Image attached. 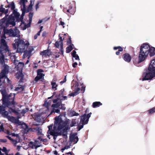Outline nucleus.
<instances>
[{"instance_id":"51","label":"nucleus","mask_w":155,"mask_h":155,"mask_svg":"<svg viewBox=\"0 0 155 155\" xmlns=\"http://www.w3.org/2000/svg\"><path fill=\"white\" fill-rule=\"evenodd\" d=\"M40 79H41V78H40V77H39L37 75V76H36L35 78V80L36 81V82H37Z\"/></svg>"},{"instance_id":"55","label":"nucleus","mask_w":155,"mask_h":155,"mask_svg":"<svg viewBox=\"0 0 155 155\" xmlns=\"http://www.w3.org/2000/svg\"><path fill=\"white\" fill-rule=\"evenodd\" d=\"M52 125H51L48 126V131L47 133H48L50 131L51 129H52Z\"/></svg>"},{"instance_id":"43","label":"nucleus","mask_w":155,"mask_h":155,"mask_svg":"<svg viewBox=\"0 0 155 155\" xmlns=\"http://www.w3.org/2000/svg\"><path fill=\"white\" fill-rule=\"evenodd\" d=\"M43 105L45 106L48 109H49V106L48 104L47 101H45Z\"/></svg>"},{"instance_id":"60","label":"nucleus","mask_w":155,"mask_h":155,"mask_svg":"<svg viewBox=\"0 0 155 155\" xmlns=\"http://www.w3.org/2000/svg\"><path fill=\"white\" fill-rule=\"evenodd\" d=\"M58 100V98H57L56 99H54L52 100L53 102L54 103H56L57 101Z\"/></svg>"},{"instance_id":"23","label":"nucleus","mask_w":155,"mask_h":155,"mask_svg":"<svg viewBox=\"0 0 155 155\" xmlns=\"http://www.w3.org/2000/svg\"><path fill=\"white\" fill-rule=\"evenodd\" d=\"M102 105V103H101L100 102L96 101L93 103L92 106L93 108H95L96 107H99Z\"/></svg>"},{"instance_id":"20","label":"nucleus","mask_w":155,"mask_h":155,"mask_svg":"<svg viewBox=\"0 0 155 155\" xmlns=\"http://www.w3.org/2000/svg\"><path fill=\"white\" fill-rule=\"evenodd\" d=\"M113 49L115 50L118 49V51L116 52V54L117 55H119L120 54V52L122 51L123 50V48L120 46L114 47Z\"/></svg>"},{"instance_id":"6","label":"nucleus","mask_w":155,"mask_h":155,"mask_svg":"<svg viewBox=\"0 0 155 155\" xmlns=\"http://www.w3.org/2000/svg\"><path fill=\"white\" fill-rule=\"evenodd\" d=\"M3 34L2 35V37H5L6 38L5 36V34H8L10 36L15 37V36H17L19 35V31L18 30H13L11 28L10 29H6L4 31H3Z\"/></svg>"},{"instance_id":"10","label":"nucleus","mask_w":155,"mask_h":155,"mask_svg":"<svg viewBox=\"0 0 155 155\" xmlns=\"http://www.w3.org/2000/svg\"><path fill=\"white\" fill-rule=\"evenodd\" d=\"M63 11L65 12L69 16L71 15H74L75 12L74 9L73 8L72 6L71 5H69L68 9L65 8Z\"/></svg>"},{"instance_id":"42","label":"nucleus","mask_w":155,"mask_h":155,"mask_svg":"<svg viewBox=\"0 0 155 155\" xmlns=\"http://www.w3.org/2000/svg\"><path fill=\"white\" fill-rule=\"evenodd\" d=\"M61 107L59 108L60 109H61L63 110H65L66 109V107L65 106V104H62L61 102Z\"/></svg>"},{"instance_id":"22","label":"nucleus","mask_w":155,"mask_h":155,"mask_svg":"<svg viewBox=\"0 0 155 155\" xmlns=\"http://www.w3.org/2000/svg\"><path fill=\"white\" fill-rule=\"evenodd\" d=\"M43 72V70L42 69H38L37 70V75L40 77L41 79H42L44 76V74L41 73V72Z\"/></svg>"},{"instance_id":"31","label":"nucleus","mask_w":155,"mask_h":155,"mask_svg":"<svg viewBox=\"0 0 155 155\" xmlns=\"http://www.w3.org/2000/svg\"><path fill=\"white\" fill-rule=\"evenodd\" d=\"M70 114L71 116L73 117L74 116H78L79 115V114L76 113L74 110H71L70 112Z\"/></svg>"},{"instance_id":"36","label":"nucleus","mask_w":155,"mask_h":155,"mask_svg":"<svg viewBox=\"0 0 155 155\" xmlns=\"http://www.w3.org/2000/svg\"><path fill=\"white\" fill-rule=\"evenodd\" d=\"M149 114H151L155 112V108L153 107L148 110Z\"/></svg>"},{"instance_id":"29","label":"nucleus","mask_w":155,"mask_h":155,"mask_svg":"<svg viewBox=\"0 0 155 155\" xmlns=\"http://www.w3.org/2000/svg\"><path fill=\"white\" fill-rule=\"evenodd\" d=\"M31 23V22L29 21V23L27 24H26L24 22L23 23L25 24V25L23 27V30H25L27 28L30 27Z\"/></svg>"},{"instance_id":"52","label":"nucleus","mask_w":155,"mask_h":155,"mask_svg":"<svg viewBox=\"0 0 155 155\" xmlns=\"http://www.w3.org/2000/svg\"><path fill=\"white\" fill-rule=\"evenodd\" d=\"M66 81V76H65L64 77V78L63 81L60 82V83L61 84H62L63 83H64Z\"/></svg>"},{"instance_id":"1","label":"nucleus","mask_w":155,"mask_h":155,"mask_svg":"<svg viewBox=\"0 0 155 155\" xmlns=\"http://www.w3.org/2000/svg\"><path fill=\"white\" fill-rule=\"evenodd\" d=\"M14 42L15 43L12 44L13 48L14 50L16 49L17 52L22 53L23 52V58H25L28 57V58L29 59L31 56V52L34 49L32 47L28 48L29 45L28 42L27 41H25L20 38L15 39Z\"/></svg>"},{"instance_id":"2","label":"nucleus","mask_w":155,"mask_h":155,"mask_svg":"<svg viewBox=\"0 0 155 155\" xmlns=\"http://www.w3.org/2000/svg\"><path fill=\"white\" fill-rule=\"evenodd\" d=\"M15 94L12 93L8 94L7 95H5L4 98L2 99V102L3 105H5L8 106V108L12 112L18 115L19 114L18 112L15 109L12 108L15 107L16 105V102L15 101Z\"/></svg>"},{"instance_id":"34","label":"nucleus","mask_w":155,"mask_h":155,"mask_svg":"<svg viewBox=\"0 0 155 155\" xmlns=\"http://www.w3.org/2000/svg\"><path fill=\"white\" fill-rule=\"evenodd\" d=\"M11 7V10L14 11V10H15V3L13 2H12L10 3V7Z\"/></svg>"},{"instance_id":"8","label":"nucleus","mask_w":155,"mask_h":155,"mask_svg":"<svg viewBox=\"0 0 155 155\" xmlns=\"http://www.w3.org/2000/svg\"><path fill=\"white\" fill-rule=\"evenodd\" d=\"M0 43V54L5 53L9 51L8 46L4 39H1Z\"/></svg>"},{"instance_id":"41","label":"nucleus","mask_w":155,"mask_h":155,"mask_svg":"<svg viewBox=\"0 0 155 155\" xmlns=\"http://www.w3.org/2000/svg\"><path fill=\"white\" fill-rule=\"evenodd\" d=\"M5 137L6 138L10 140L11 141H12L13 142H15L16 143H15V144H16L17 143V142L16 140L12 139V138H11V137H10L8 136H5Z\"/></svg>"},{"instance_id":"53","label":"nucleus","mask_w":155,"mask_h":155,"mask_svg":"<svg viewBox=\"0 0 155 155\" xmlns=\"http://www.w3.org/2000/svg\"><path fill=\"white\" fill-rule=\"evenodd\" d=\"M7 141V140L6 139H0V142L2 143H5Z\"/></svg>"},{"instance_id":"46","label":"nucleus","mask_w":155,"mask_h":155,"mask_svg":"<svg viewBox=\"0 0 155 155\" xmlns=\"http://www.w3.org/2000/svg\"><path fill=\"white\" fill-rule=\"evenodd\" d=\"M27 2V0H20L19 2V4L20 5L25 4V3Z\"/></svg>"},{"instance_id":"54","label":"nucleus","mask_w":155,"mask_h":155,"mask_svg":"<svg viewBox=\"0 0 155 155\" xmlns=\"http://www.w3.org/2000/svg\"><path fill=\"white\" fill-rule=\"evenodd\" d=\"M76 124V122H73L72 121L71 123L70 124V126L71 127H73L75 126Z\"/></svg>"},{"instance_id":"57","label":"nucleus","mask_w":155,"mask_h":155,"mask_svg":"<svg viewBox=\"0 0 155 155\" xmlns=\"http://www.w3.org/2000/svg\"><path fill=\"white\" fill-rule=\"evenodd\" d=\"M78 65V63L77 62H74L72 64V66L73 67L75 68Z\"/></svg>"},{"instance_id":"47","label":"nucleus","mask_w":155,"mask_h":155,"mask_svg":"<svg viewBox=\"0 0 155 155\" xmlns=\"http://www.w3.org/2000/svg\"><path fill=\"white\" fill-rule=\"evenodd\" d=\"M63 44H62L61 45V47H60L61 48H60V51L61 52V54H63Z\"/></svg>"},{"instance_id":"39","label":"nucleus","mask_w":155,"mask_h":155,"mask_svg":"<svg viewBox=\"0 0 155 155\" xmlns=\"http://www.w3.org/2000/svg\"><path fill=\"white\" fill-rule=\"evenodd\" d=\"M36 130L37 131L38 133L39 134H41L42 133V130L40 127H37L36 128Z\"/></svg>"},{"instance_id":"24","label":"nucleus","mask_w":155,"mask_h":155,"mask_svg":"<svg viewBox=\"0 0 155 155\" xmlns=\"http://www.w3.org/2000/svg\"><path fill=\"white\" fill-rule=\"evenodd\" d=\"M3 7V5H2L0 6V12L4 13L6 15L8 12V9H5Z\"/></svg>"},{"instance_id":"19","label":"nucleus","mask_w":155,"mask_h":155,"mask_svg":"<svg viewBox=\"0 0 155 155\" xmlns=\"http://www.w3.org/2000/svg\"><path fill=\"white\" fill-rule=\"evenodd\" d=\"M35 0H31L30 1V4L29 5L28 8L26 9L27 12H29L32 11V7L34 3Z\"/></svg>"},{"instance_id":"4","label":"nucleus","mask_w":155,"mask_h":155,"mask_svg":"<svg viewBox=\"0 0 155 155\" xmlns=\"http://www.w3.org/2000/svg\"><path fill=\"white\" fill-rule=\"evenodd\" d=\"M150 47L149 45L146 43H143L141 45L139 53L140 61H143L148 57Z\"/></svg>"},{"instance_id":"14","label":"nucleus","mask_w":155,"mask_h":155,"mask_svg":"<svg viewBox=\"0 0 155 155\" xmlns=\"http://www.w3.org/2000/svg\"><path fill=\"white\" fill-rule=\"evenodd\" d=\"M69 139L70 141L71 142H74V144L76 143L79 140L78 137L75 134L70 135Z\"/></svg>"},{"instance_id":"35","label":"nucleus","mask_w":155,"mask_h":155,"mask_svg":"<svg viewBox=\"0 0 155 155\" xmlns=\"http://www.w3.org/2000/svg\"><path fill=\"white\" fill-rule=\"evenodd\" d=\"M25 87L24 86H21L20 87H17L15 89V91H17L18 90H20L21 91H22L24 90Z\"/></svg>"},{"instance_id":"64","label":"nucleus","mask_w":155,"mask_h":155,"mask_svg":"<svg viewBox=\"0 0 155 155\" xmlns=\"http://www.w3.org/2000/svg\"><path fill=\"white\" fill-rule=\"evenodd\" d=\"M73 57L75 58V59L76 60H79V56L77 54L75 55V57Z\"/></svg>"},{"instance_id":"15","label":"nucleus","mask_w":155,"mask_h":155,"mask_svg":"<svg viewBox=\"0 0 155 155\" xmlns=\"http://www.w3.org/2000/svg\"><path fill=\"white\" fill-rule=\"evenodd\" d=\"M40 54L42 56H44L45 57H47V56H49L51 54V52L50 50H45L41 51Z\"/></svg>"},{"instance_id":"7","label":"nucleus","mask_w":155,"mask_h":155,"mask_svg":"<svg viewBox=\"0 0 155 155\" xmlns=\"http://www.w3.org/2000/svg\"><path fill=\"white\" fill-rule=\"evenodd\" d=\"M7 107L8 106H6L5 105H3L0 106V114L2 115V116L5 118H7L9 119V118L12 119L14 120L15 117H10L8 115V112L6 110L5 108Z\"/></svg>"},{"instance_id":"48","label":"nucleus","mask_w":155,"mask_h":155,"mask_svg":"<svg viewBox=\"0 0 155 155\" xmlns=\"http://www.w3.org/2000/svg\"><path fill=\"white\" fill-rule=\"evenodd\" d=\"M59 39H60V41H58L60 42L61 43V45L62 44H63V41L64 38L62 39V38L60 36V35H59Z\"/></svg>"},{"instance_id":"49","label":"nucleus","mask_w":155,"mask_h":155,"mask_svg":"<svg viewBox=\"0 0 155 155\" xmlns=\"http://www.w3.org/2000/svg\"><path fill=\"white\" fill-rule=\"evenodd\" d=\"M67 44L68 45H74L71 43V38L70 37L69 40L67 41Z\"/></svg>"},{"instance_id":"30","label":"nucleus","mask_w":155,"mask_h":155,"mask_svg":"<svg viewBox=\"0 0 155 155\" xmlns=\"http://www.w3.org/2000/svg\"><path fill=\"white\" fill-rule=\"evenodd\" d=\"M13 13L14 14L15 18H16L18 19L19 18L20 15L19 13L16 10H14L13 12Z\"/></svg>"},{"instance_id":"45","label":"nucleus","mask_w":155,"mask_h":155,"mask_svg":"<svg viewBox=\"0 0 155 155\" xmlns=\"http://www.w3.org/2000/svg\"><path fill=\"white\" fill-rule=\"evenodd\" d=\"M4 125L2 124L0 126V132L1 131L4 132Z\"/></svg>"},{"instance_id":"5","label":"nucleus","mask_w":155,"mask_h":155,"mask_svg":"<svg viewBox=\"0 0 155 155\" xmlns=\"http://www.w3.org/2000/svg\"><path fill=\"white\" fill-rule=\"evenodd\" d=\"M67 124V122L62 120L60 114L55 117L54 128L57 131H61V130L66 126Z\"/></svg>"},{"instance_id":"26","label":"nucleus","mask_w":155,"mask_h":155,"mask_svg":"<svg viewBox=\"0 0 155 155\" xmlns=\"http://www.w3.org/2000/svg\"><path fill=\"white\" fill-rule=\"evenodd\" d=\"M61 104V101L58 102L55 104H53L51 105V107L53 108H58Z\"/></svg>"},{"instance_id":"40","label":"nucleus","mask_w":155,"mask_h":155,"mask_svg":"<svg viewBox=\"0 0 155 155\" xmlns=\"http://www.w3.org/2000/svg\"><path fill=\"white\" fill-rule=\"evenodd\" d=\"M29 109L28 108H25V109H24L22 110L21 111V113L22 114H25L27 112L28 110Z\"/></svg>"},{"instance_id":"32","label":"nucleus","mask_w":155,"mask_h":155,"mask_svg":"<svg viewBox=\"0 0 155 155\" xmlns=\"http://www.w3.org/2000/svg\"><path fill=\"white\" fill-rule=\"evenodd\" d=\"M1 92L2 95V99H3V98H4V97H5V95H6L8 94L5 89L1 91Z\"/></svg>"},{"instance_id":"9","label":"nucleus","mask_w":155,"mask_h":155,"mask_svg":"<svg viewBox=\"0 0 155 155\" xmlns=\"http://www.w3.org/2000/svg\"><path fill=\"white\" fill-rule=\"evenodd\" d=\"M87 110V109L86 110V113ZM91 114V113L90 112L87 115L86 114H85L83 116H80L81 117L80 123H83V124H87Z\"/></svg>"},{"instance_id":"63","label":"nucleus","mask_w":155,"mask_h":155,"mask_svg":"<svg viewBox=\"0 0 155 155\" xmlns=\"http://www.w3.org/2000/svg\"><path fill=\"white\" fill-rule=\"evenodd\" d=\"M85 90V87H84L83 86H82L81 87V91H82V93H83L84 92V91Z\"/></svg>"},{"instance_id":"3","label":"nucleus","mask_w":155,"mask_h":155,"mask_svg":"<svg viewBox=\"0 0 155 155\" xmlns=\"http://www.w3.org/2000/svg\"><path fill=\"white\" fill-rule=\"evenodd\" d=\"M8 15H5V17L0 20V28L3 29V31L7 29V28L10 25L14 26L15 25V18L12 15H10L7 18Z\"/></svg>"},{"instance_id":"56","label":"nucleus","mask_w":155,"mask_h":155,"mask_svg":"<svg viewBox=\"0 0 155 155\" xmlns=\"http://www.w3.org/2000/svg\"><path fill=\"white\" fill-rule=\"evenodd\" d=\"M76 93V92L74 93V92H72L71 93L69 94V96H75L76 94H75Z\"/></svg>"},{"instance_id":"62","label":"nucleus","mask_w":155,"mask_h":155,"mask_svg":"<svg viewBox=\"0 0 155 155\" xmlns=\"http://www.w3.org/2000/svg\"><path fill=\"white\" fill-rule=\"evenodd\" d=\"M47 35V32L46 31H44L43 32L42 36V37H45L46 36V35Z\"/></svg>"},{"instance_id":"11","label":"nucleus","mask_w":155,"mask_h":155,"mask_svg":"<svg viewBox=\"0 0 155 155\" xmlns=\"http://www.w3.org/2000/svg\"><path fill=\"white\" fill-rule=\"evenodd\" d=\"M21 5V10L22 11V14L20 17V20L21 22L23 21L24 16L25 15V13H28L29 12H27L26 10V5L25 4H22L20 5Z\"/></svg>"},{"instance_id":"58","label":"nucleus","mask_w":155,"mask_h":155,"mask_svg":"<svg viewBox=\"0 0 155 155\" xmlns=\"http://www.w3.org/2000/svg\"><path fill=\"white\" fill-rule=\"evenodd\" d=\"M1 150L4 152H6L7 151V148L5 147H3V149H1Z\"/></svg>"},{"instance_id":"18","label":"nucleus","mask_w":155,"mask_h":155,"mask_svg":"<svg viewBox=\"0 0 155 155\" xmlns=\"http://www.w3.org/2000/svg\"><path fill=\"white\" fill-rule=\"evenodd\" d=\"M16 78L18 79H20L19 82L20 84L22 82L24 78V75L21 73H18L16 75Z\"/></svg>"},{"instance_id":"44","label":"nucleus","mask_w":155,"mask_h":155,"mask_svg":"<svg viewBox=\"0 0 155 155\" xmlns=\"http://www.w3.org/2000/svg\"><path fill=\"white\" fill-rule=\"evenodd\" d=\"M81 124H82L81 125H79L78 127V128L79 130H80L82 129L84 127V125H85V124H83V123Z\"/></svg>"},{"instance_id":"13","label":"nucleus","mask_w":155,"mask_h":155,"mask_svg":"<svg viewBox=\"0 0 155 155\" xmlns=\"http://www.w3.org/2000/svg\"><path fill=\"white\" fill-rule=\"evenodd\" d=\"M123 59L125 61L129 63L131 60V57L128 53H125L122 55Z\"/></svg>"},{"instance_id":"37","label":"nucleus","mask_w":155,"mask_h":155,"mask_svg":"<svg viewBox=\"0 0 155 155\" xmlns=\"http://www.w3.org/2000/svg\"><path fill=\"white\" fill-rule=\"evenodd\" d=\"M64 89H63L61 90L60 91V93L58 95V97L60 99H61L60 97L62 95H64Z\"/></svg>"},{"instance_id":"59","label":"nucleus","mask_w":155,"mask_h":155,"mask_svg":"<svg viewBox=\"0 0 155 155\" xmlns=\"http://www.w3.org/2000/svg\"><path fill=\"white\" fill-rule=\"evenodd\" d=\"M64 24H65V23L64 22H63L62 21H60V25L63 26V28H64Z\"/></svg>"},{"instance_id":"50","label":"nucleus","mask_w":155,"mask_h":155,"mask_svg":"<svg viewBox=\"0 0 155 155\" xmlns=\"http://www.w3.org/2000/svg\"><path fill=\"white\" fill-rule=\"evenodd\" d=\"M76 52L74 51L73 50L72 52V55L73 57H75V55H77L76 54Z\"/></svg>"},{"instance_id":"25","label":"nucleus","mask_w":155,"mask_h":155,"mask_svg":"<svg viewBox=\"0 0 155 155\" xmlns=\"http://www.w3.org/2000/svg\"><path fill=\"white\" fill-rule=\"evenodd\" d=\"M140 60L139 58V55L138 56V59L137 58H133V63L136 66H137L138 64L142 62L140 61Z\"/></svg>"},{"instance_id":"17","label":"nucleus","mask_w":155,"mask_h":155,"mask_svg":"<svg viewBox=\"0 0 155 155\" xmlns=\"http://www.w3.org/2000/svg\"><path fill=\"white\" fill-rule=\"evenodd\" d=\"M49 134L53 136H58V135H61L62 134L61 131H60V132L58 131V132H55L53 130H51L49 132Z\"/></svg>"},{"instance_id":"12","label":"nucleus","mask_w":155,"mask_h":155,"mask_svg":"<svg viewBox=\"0 0 155 155\" xmlns=\"http://www.w3.org/2000/svg\"><path fill=\"white\" fill-rule=\"evenodd\" d=\"M4 54H0L1 55H0V64L2 65V70L4 69L6 66H7L8 73L9 66L5 64V63L4 60L5 56Z\"/></svg>"},{"instance_id":"21","label":"nucleus","mask_w":155,"mask_h":155,"mask_svg":"<svg viewBox=\"0 0 155 155\" xmlns=\"http://www.w3.org/2000/svg\"><path fill=\"white\" fill-rule=\"evenodd\" d=\"M51 84L52 86V88L53 89L54 91H55L57 89V87L58 85L56 84L55 80L54 79L52 80V81L51 82Z\"/></svg>"},{"instance_id":"27","label":"nucleus","mask_w":155,"mask_h":155,"mask_svg":"<svg viewBox=\"0 0 155 155\" xmlns=\"http://www.w3.org/2000/svg\"><path fill=\"white\" fill-rule=\"evenodd\" d=\"M55 108H53L51 110L50 113V114H52L53 113H60V109H55Z\"/></svg>"},{"instance_id":"61","label":"nucleus","mask_w":155,"mask_h":155,"mask_svg":"<svg viewBox=\"0 0 155 155\" xmlns=\"http://www.w3.org/2000/svg\"><path fill=\"white\" fill-rule=\"evenodd\" d=\"M5 132V133H6L7 134H8V135H11V132L8 130H7L6 132Z\"/></svg>"},{"instance_id":"16","label":"nucleus","mask_w":155,"mask_h":155,"mask_svg":"<svg viewBox=\"0 0 155 155\" xmlns=\"http://www.w3.org/2000/svg\"><path fill=\"white\" fill-rule=\"evenodd\" d=\"M148 52L150 57L154 56L155 55V48L153 47H150Z\"/></svg>"},{"instance_id":"38","label":"nucleus","mask_w":155,"mask_h":155,"mask_svg":"<svg viewBox=\"0 0 155 155\" xmlns=\"http://www.w3.org/2000/svg\"><path fill=\"white\" fill-rule=\"evenodd\" d=\"M60 45H61V43L58 41H56L54 44L56 48H59Z\"/></svg>"},{"instance_id":"33","label":"nucleus","mask_w":155,"mask_h":155,"mask_svg":"<svg viewBox=\"0 0 155 155\" xmlns=\"http://www.w3.org/2000/svg\"><path fill=\"white\" fill-rule=\"evenodd\" d=\"M33 15V13L30 12L28 14V17L29 21L31 22L32 21V17Z\"/></svg>"},{"instance_id":"28","label":"nucleus","mask_w":155,"mask_h":155,"mask_svg":"<svg viewBox=\"0 0 155 155\" xmlns=\"http://www.w3.org/2000/svg\"><path fill=\"white\" fill-rule=\"evenodd\" d=\"M72 46L71 45H70L67 47L66 48V52L67 53H69L73 49Z\"/></svg>"}]
</instances>
